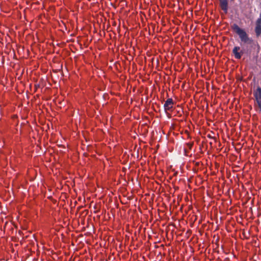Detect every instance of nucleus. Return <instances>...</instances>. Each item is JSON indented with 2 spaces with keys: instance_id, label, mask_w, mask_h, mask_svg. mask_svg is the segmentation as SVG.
Instances as JSON below:
<instances>
[{
  "instance_id": "1",
  "label": "nucleus",
  "mask_w": 261,
  "mask_h": 261,
  "mask_svg": "<svg viewBox=\"0 0 261 261\" xmlns=\"http://www.w3.org/2000/svg\"><path fill=\"white\" fill-rule=\"evenodd\" d=\"M232 30L239 36L243 45L242 49L240 46H236L232 49V53L236 59H240L244 55L253 60H257L260 46L258 42L249 37L245 30L240 28L237 24L231 25Z\"/></svg>"
},
{
  "instance_id": "2",
  "label": "nucleus",
  "mask_w": 261,
  "mask_h": 261,
  "mask_svg": "<svg viewBox=\"0 0 261 261\" xmlns=\"http://www.w3.org/2000/svg\"><path fill=\"white\" fill-rule=\"evenodd\" d=\"M253 95L257 106H261V88L259 86H258L254 91Z\"/></svg>"
},
{
  "instance_id": "3",
  "label": "nucleus",
  "mask_w": 261,
  "mask_h": 261,
  "mask_svg": "<svg viewBox=\"0 0 261 261\" xmlns=\"http://www.w3.org/2000/svg\"><path fill=\"white\" fill-rule=\"evenodd\" d=\"M254 32L256 37L261 35V13L255 22Z\"/></svg>"
},
{
  "instance_id": "4",
  "label": "nucleus",
  "mask_w": 261,
  "mask_h": 261,
  "mask_svg": "<svg viewBox=\"0 0 261 261\" xmlns=\"http://www.w3.org/2000/svg\"><path fill=\"white\" fill-rule=\"evenodd\" d=\"M174 102L172 98H168L164 105V108L166 111H170L173 106Z\"/></svg>"
},
{
  "instance_id": "5",
  "label": "nucleus",
  "mask_w": 261,
  "mask_h": 261,
  "mask_svg": "<svg viewBox=\"0 0 261 261\" xmlns=\"http://www.w3.org/2000/svg\"><path fill=\"white\" fill-rule=\"evenodd\" d=\"M220 1V7L221 9L225 13H227L228 11V0H219Z\"/></svg>"
},
{
  "instance_id": "6",
  "label": "nucleus",
  "mask_w": 261,
  "mask_h": 261,
  "mask_svg": "<svg viewBox=\"0 0 261 261\" xmlns=\"http://www.w3.org/2000/svg\"><path fill=\"white\" fill-rule=\"evenodd\" d=\"M120 201L122 203L126 204L128 201H129L132 199V197H127L125 199V197H118Z\"/></svg>"
},
{
  "instance_id": "7",
  "label": "nucleus",
  "mask_w": 261,
  "mask_h": 261,
  "mask_svg": "<svg viewBox=\"0 0 261 261\" xmlns=\"http://www.w3.org/2000/svg\"><path fill=\"white\" fill-rule=\"evenodd\" d=\"M94 208L95 210V211L94 212V213H97L98 212L99 209L97 207V205L96 204L94 205Z\"/></svg>"
},
{
  "instance_id": "8",
  "label": "nucleus",
  "mask_w": 261,
  "mask_h": 261,
  "mask_svg": "<svg viewBox=\"0 0 261 261\" xmlns=\"http://www.w3.org/2000/svg\"><path fill=\"white\" fill-rule=\"evenodd\" d=\"M187 145H188V147L189 148V149H191V148H192V147L193 146V144H192V143H188Z\"/></svg>"
},
{
  "instance_id": "9",
  "label": "nucleus",
  "mask_w": 261,
  "mask_h": 261,
  "mask_svg": "<svg viewBox=\"0 0 261 261\" xmlns=\"http://www.w3.org/2000/svg\"><path fill=\"white\" fill-rule=\"evenodd\" d=\"M258 111L261 113V106H257Z\"/></svg>"
},
{
  "instance_id": "10",
  "label": "nucleus",
  "mask_w": 261,
  "mask_h": 261,
  "mask_svg": "<svg viewBox=\"0 0 261 261\" xmlns=\"http://www.w3.org/2000/svg\"><path fill=\"white\" fill-rule=\"evenodd\" d=\"M48 198L49 199H50L51 200H53V201L54 200H53V197L49 196V197H48Z\"/></svg>"
},
{
  "instance_id": "11",
  "label": "nucleus",
  "mask_w": 261,
  "mask_h": 261,
  "mask_svg": "<svg viewBox=\"0 0 261 261\" xmlns=\"http://www.w3.org/2000/svg\"><path fill=\"white\" fill-rule=\"evenodd\" d=\"M185 200H189V199H188V196L185 197Z\"/></svg>"
},
{
  "instance_id": "12",
  "label": "nucleus",
  "mask_w": 261,
  "mask_h": 261,
  "mask_svg": "<svg viewBox=\"0 0 261 261\" xmlns=\"http://www.w3.org/2000/svg\"><path fill=\"white\" fill-rule=\"evenodd\" d=\"M82 197H79V199L80 200H81L82 199Z\"/></svg>"
},
{
  "instance_id": "13",
  "label": "nucleus",
  "mask_w": 261,
  "mask_h": 261,
  "mask_svg": "<svg viewBox=\"0 0 261 261\" xmlns=\"http://www.w3.org/2000/svg\"><path fill=\"white\" fill-rule=\"evenodd\" d=\"M83 198L84 200L85 201V197L83 196Z\"/></svg>"
},
{
  "instance_id": "14",
  "label": "nucleus",
  "mask_w": 261,
  "mask_h": 261,
  "mask_svg": "<svg viewBox=\"0 0 261 261\" xmlns=\"http://www.w3.org/2000/svg\"><path fill=\"white\" fill-rule=\"evenodd\" d=\"M87 199H90V197H87Z\"/></svg>"
}]
</instances>
